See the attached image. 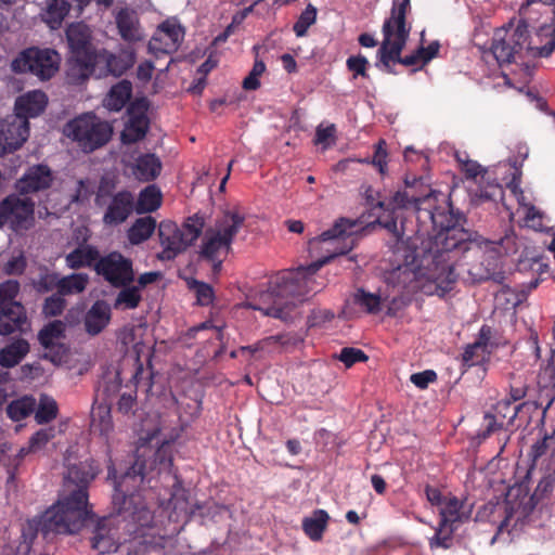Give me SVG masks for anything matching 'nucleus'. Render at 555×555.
<instances>
[{"instance_id": "8", "label": "nucleus", "mask_w": 555, "mask_h": 555, "mask_svg": "<svg viewBox=\"0 0 555 555\" xmlns=\"http://www.w3.org/2000/svg\"><path fill=\"white\" fill-rule=\"evenodd\" d=\"M204 227L205 219L198 214L186 218L181 228L173 221H162L158 225V237L163 250L158 254V258L173 260L197 241Z\"/></svg>"}, {"instance_id": "14", "label": "nucleus", "mask_w": 555, "mask_h": 555, "mask_svg": "<svg viewBox=\"0 0 555 555\" xmlns=\"http://www.w3.org/2000/svg\"><path fill=\"white\" fill-rule=\"evenodd\" d=\"M137 54L133 48L120 47L117 53L104 48L99 49L93 62V74L99 69V76L121 77L135 63Z\"/></svg>"}, {"instance_id": "1", "label": "nucleus", "mask_w": 555, "mask_h": 555, "mask_svg": "<svg viewBox=\"0 0 555 555\" xmlns=\"http://www.w3.org/2000/svg\"><path fill=\"white\" fill-rule=\"evenodd\" d=\"M431 195L417 197L412 191L393 194V207L413 208L416 220L414 260L425 280L422 289L427 295L443 297L452 291L457 273L455 267L470 251L480 253L472 233L459 227V218L448 207H437Z\"/></svg>"}, {"instance_id": "7", "label": "nucleus", "mask_w": 555, "mask_h": 555, "mask_svg": "<svg viewBox=\"0 0 555 555\" xmlns=\"http://www.w3.org/2000/svg\"><path fill=\"white\" fill-rule=\"evenodd\" d=\"M72 57L68 62L67 78L72 83L79 85L93 75V62L96 49L91 41V34L82 24H72L66 30Z\"/></svg>"}, {"instance_id": "21", "label": "nucleus", "mask_w": 555, "mask_h": 555, "mask_svg": "<svg viewBox=\"0 0 555 555\" xmlns=\"http://www.w3.org/2000/svg\"><path fill=\"white\" fill-rule=\"evenodd\" d=\"M364 197L366 204L372 209L378 208L383 210V214L377 216L378 223L382 224L389 232H391L396 236L397 241L402 240L403 234H400L398 232L396 216V210L400 209L401 207H393L391 205L392 198H390L388 202L380 199L379 193L376 192L372 186H367L365 189ZM391 197H393V195Z\"/></svg>"}, {"instance_id": "24", "label": "nucleus", "mask_w": 555, "mask_h": 555, "mask_svg": "<svg viewBox=\"0 0 555 555\" xmlns=\"http://www.w3.org/2000/svg\"><path fill=\"white\" fill-rule=\"evenodd\" d=\"M48 98L44 92L36 90L21 95L15 101L14 116L28 121L29 118L39 116L46 108Z\"/></svg>"}, {"instance_id": "13", "label": "nucleus", "mask_w": 555, "mask_h": 555, "mask_svg": "<svg viewBox=\"0 0 555 555\" xmlns=\"http://www.w3.org/2000/svg\"><path fill=\"white\" fill-rule=\"evenodd\" d=\"M94 270L114 287L127 286L134 281L132 261L117 251L100 257Z\"/></svg>"}, {"instance_id": "29", "label": "nucleus", "mask_w": 555, "mask_h": 555, "mask_svg": "<svg viewBox=\"0 0 555 555\" xmlns=\"http://www.w3.org/2000/svg\"><path fill=\"white\" fill-rule=\"evenodd\" d=\"M162 170V163L154 154H144L137 158L134 175L140 181H152L156 179Z\"/></svg>"}, {"instance_id": "4", "label": "nucleus", "mask_w": 555, "mask_h": 555, "mask_svg": "<svg viewBox=\"0 0 555 555\" xmlns=\"http://www.w3.org/2000/svg\"><path fill=\"white\" fill-rule=\"evenodd\" d=\"M351 247L341 248L330 256L323 257L306 267L283 270L270 278L266 296L273 298V305L268 308L250 305L255 310H261L266 315L284 320L287 318L285 306L294 300L304 301L310 294L320 292L324 284L317 281V272L334 257L348 253Z\"/></svg>"}, {"instance_id": "62", "label": "nucleus", "mask_w": 555, "mask_h": 555, "mask_svg": "<svg viewBox=\"0 0 555 555\" xmlns=\"http://www.w3.org/2000/svg\"><path fill=\"white\" fill-rule=\"evenodd\" d=\"M390 50L391 46L382 43L377 54L378 60L383 66V70L389 74H395L391 63H397V61L396 57L390 53Z\"/></svg>"}, {"instance_id": "56", "label": "nucleus", "mask_w": 555, "mask_h": 555, "mask_svg": "<svg viewBox=\"0 0 555 555\" xmlns=\"http://www.w3.org/2000/svg\"><path fill=\"white\" fill-rule=\"evenodd\" d=\"M369 65V61L362 54L349 56L346 61V66L348 70L353 73V76H362L367 77L366 67Z\"/></svg>"}, {"instance_id": "55", "label": "nucleus", "mask_w": 555, "mask_h": 555, "mask_svg": "<svg viewBox=\"0 0 555 555\" xmlns=\"http://www.w3.org/2000/svg\"><path fill=\"white\" fill-rule=\"evenodd\" d=\"M478 196L483 201H496L503 197V189L498 182L479 183Z\"/></svg>"}, {"instance_id": "35", "label": "nucleus", "mask_w": 555, "mask_h": 555, "mask_svg": "<svg viewBox=\"0 0 555 555\" xmlns=\"http://www.w3.org/2000/svg\"><path fill=\"white\" fill-rule=\"evenodd\" d=\"M89 279L85 273H72L69 275L60 276L56 293L61 296H68L82 293Z\"/></svg>"}, {"instance_id": "60", "label": "nucleus", "mask_w": 555, "mask_h": 555, "mask_svg": "<svg viewBox=\"0 0 555 555\" xmlns=\"http://www.w3.org/2000/svg\"><path fill=\"white\" fill-rule=\"evenodd\" d=\"M463 171L467 179H476L478 176H480L479 183L485 182L486 176L488 173L487 169L482 168L481 165L475 160H466L463 164Z\"/></svg>"}, {"instance_id": "37", "label": "nucleus", "mask_w": 555, "mask_h": 555, "mask_svg": "<svg viewBox=\"0 0 555 555\" xmlns=\"http://www.w3.org/2000/svg\"><path fill=\"white\" fill-rule=\"evenodd\" d=\"M60 274L51 271L48 267L42 266L38 270V274L31 279L30 285L39 294H46L57 289Z\"/></svg>"}, {"instance_id": "59", "label": "nucleus", "mask_w": 555, "mask_h": 555, "mask_svg": "<svg viewBox=\"0 0 555 555\" xmlns=\"http://www.w3.org/2000/svg\"><path fill=\"white\" fill-rule=\"evenodd\" d=\"M336 134V127L334 124H331L326 127L319 126L315 130V144H323L325 146L334 143Z\"/></svg>"}, {"instance_id": "2", "label": "nucleus", "mask_w": 555, "mask_h": 555, "mask_svg": "<svg viewBox=\"0 0 555 555\" xmlns=\"http://www.w3.org/2000/svg\"><path fill=\"white\" fill-rule=\"evenodd\" d=\"M143 466L138 462L129 473L115 483L113 502L122 516L124 534L116 538L111 518H101L93 531L91 546L100 554L116 552L120 555H145L165 545V535L155 524L154 515L139 492L126 493L124 486L129 478L142 479Z\"/></svg>"}, {"instance_id": "63", "label": "nucleus", "mask_w": 555, "mask_h": 555, "mask_svg": "<svg viewBox=\"0 0 555 555\" xmlns=\"http://www.w3.org/2000/svg\"><path fill=\"white\" fill-rule=\"evenodd\" d=\"M528 391V385L525 382H514L509 386V400L505 401L504 404L508 406L511 401L516 402L524 399Z\"/></svg>"}, {"instance_id": "43", "label": "nucleus", "mask_w": 555, "mask_h": 555, "mask_svg": "<svg viewBox=\"0 0 555 555\" xmlns=\"http://www.w3.org/2000/svg\"><path fill=\"white\" fill-rule=\"evenodd\" d=\"M188 286L192 292H194L196 296V304L198 306L206 307L212 304L215 292L211 285L195 279H191L188 281Z\"/></svg>"}, {"instance_id": "17", "label": "nucleus", "mask_w": 555, "mask_h": 555, "mask_svg": "<svg viewBox=\"0 0 555 555\" xmlns=\"http://www.w3.org/2000/svg\"><path fill=\"white\" fill-rule=\"evenodd\" d=\"M147 453H153L154 455V460L153 462L150 463V468L153 469L154 467L153 466H156V465H159L160 467H169L171 464H172V459H171V455H170V446L166 442V443H163L160 447H158L155 451H153L151 448H147L145 447L143 443L138 448L137 450V455H135V461L134 463L132 464L131 467H129V469L122 475L125 476L127 473H129L131 470V468L138 463L140 462L143 466V474H142V479H134V478H129L128 481L126 482V485L124 486V490L126 491V493H131L130 492V489H135L138 488L144 480L146 474H147V461L145 460V456L147 455Z\"/></svg>"}, {"instance_id": "25", "label": "nucleus", "mask_w": 555, "mask_h": 555, "mask_svg": "<svg viewBox=\"0 0 555 555\" xmlns=\"http://www.w3.org/2000/svg\"><path fill=\"white\" fill-rule=\"evenodd\" d=\"M128 115L129 118L121 132V141L125 144H132L145 137L150 121L144 112L137 113L133 106L128 108Z\"/></svg>"}, {"instance_id": "49", "label": "nucleus", "mask_w": 555, "mask_h": 555, "mask_svg": "<svg viewBox=\"0 0 555 555\" xmlns=\"http://www.w3.org/2000/svg\"><path fill=\"white\" fill-rule=\"evenodd\" d=\"M57 414V404L53 399H43L40 401L36 411L35 418L38 424H46L54 420Z\"/></svg>"}, {"instance_id": "45", "label": "nucleus", "mask_w": 555, "mask_h": 555, "mask_svg": "<svg viewBox=\"0 0 555 555\" xmlns=\"http://www.w3.org/2000/svg\"><path fill=\"white\" fill-rule=\"evenodd\" d=\"M490 352L481 351V348L475 347V344H469L464 349L462 354V365L469 369L474 365L485 364L489 360Z\"/></svg>"}, {"instance_id": "30", "label": "nucleus", "mask_w": 555, "mask_h": 555, "mask_svg": "<svg viewBox=\"0 0 555 555\" xmlns=\"http://www.w3.org/2000/svg\"><path fill=\"white\" fill-rule=\"evenodd\" d=\"M29 352V344L26 339L20 338L5 346L0 351V364L3 367L17 365Z\"/></svg>"}, {"instance_id": "22", "label": "nucleus", "mask_w": 555, "mask_h": 555, "mask_svg": "<svg viewBox=\"0 0 555 555\" xmlns=\"http://www.w3.org/2000/svg\"><path fill=\"white\" fill-rule=\"evenodd\" d=\"M112 319V308L103 299H99L86 312L83 318V326L87 334L96 336L102 333Z\"/></svg>"}, {"instance_id": "52", "label": "nucleus", "mask_w": 555, "mask_h": 555, "mask_svg": "<svg viewBox=\"0 0 555 555\" xmlns=\"http://www.w3.org/2000/svg\"><path fill=\"white\" fill-rule=\"evenodd\" d=\"M454 530L455 528L452 526H442V521L440 520L435 535L429 540L430 547L448 548Z\"/></svg>"}, {"instance_id": "28", "label": "nucleus", "mask_w": 555, "mask_h": 555, "mask_svg": "<svg viewBox=\"0 0 555 555\" xmlns=\"http://www.w3.org/2000/svg\"><path fill=\"white\" fill-rule=\"evenodd\" d=\"M330 515L324 509H315L311 516L305 517L301 522L304 533L313 542L323 539L327 529Z\"/></svg>"}, {"instance_id": "64", "label": "nucleus", "mask_w": 555, "mask_h": 555, "mask_svg": "<svg viewBox=\"0 0 555 555\" xmlns=\"http://www.w3.org/2000/svg\"><path fill=\"white\" fill-rule=\"evenodd\" d=\"M334 319V313L327 309H315L311 311V314L308 317V323L310 326H318L325 322L332 321Z\"/></svg>"}, {"instance_id": "19", "label": "nucleus", "mask_w": 555, "mask_h": 555, "mask_svg": "<svg viewBox=\"0 0 555 555\" xmlns=\"http://www.w3.org/2000/svg\"><path fill=\"white\" fill-rule=\"evenodd\" d=\"M135 210L134 196L130 191L122 190L113 195L103 215L105 225L115 227L124 223Z\"/></svg>"}, {"instance_id": "46", "label": "nucleus", "mask_w": 555, "mask_h": 555, "mask_svg": "<svg viewBox=\"0 0 555 555\" xmlns=\"http://www.w3.org/2000/svg\"><path fill=\"white\" fill-rule=\"evenodd\" d=\"M317 8L310 3L300 13L298 20L293 26V30L297 37H302L307 34L309 27L317 21Z\"/></svg>"}, {"instance_id": "54", "label": "nucleus", "mask_w": 555, "mask_h": 555, "mask_svg": "<svg viewBox=\"0 0 555 555\" xmlns=\"http://www.w3.org/2000/svg\"><path fill=\"white\" fill-rule=\"evenodd\" d=\"M54 438V429L53 428H44L36 431L29 439L28 443L30 449L35 452L41 450L46 447V444Z\"/></svg>"}, {"instance_id": "51", "label": "nucleus", "mask_w": 555, "mask_h": 555, "mask_svg": "<svg viewBox=\"0 0 555 555\" xmlns=\"http://www.w3.org/2000/svg\"><path fill=\"white\" fill-rule=\"evenodd\" d=\"M266 72V64L256 59L249 74L244 78L242 87L245 90H257L260 87V76Z\"/></svg>"}, {"instance_id": "36", "label": "nucleus", "mask_w": 555, "mask_h": 555, "mask_svg": "<svg viewBox=\"0 0 555 555\" xmlns=\"http://www.w3.org/2000/svg\"><path fill=\"white\" fill-rule=\"evenodd\" d=\"M160 204V191L155 185H149L140 192L137 203L134 202V207L138 214H145L155 211Z\"/></svg>"}, {"instance_id": "58", "label": "nucleus", "mask_w": 555, "mask_h": 555, "mask_svg": "<svg viewBox=\"0 0 555 555\" xmlns=\"http://www.w3.org/2000/svg\"><path fill=\"white\" fill-rule=\"evenodd\" d=\"M437 373L434 370H425L423 372L411 375V383L420 389H426L429 384L437 380Z\"/></svg>"}, {"instance_id": "10", "label": "nucleus", "mask_w": 555, "mask_h": 555, "mask_svg": "<svg viewBox=\"0 0 555 555\" xmlns=\"http://www.w3.org/2000/svg\"><path fill=\"white\" fill-rule=\"evenodd\" d=\"M61 55L51 48L29 47L22 50L12 61L16 74H31L42 81L51 79L60 68Z\"/></svg>"}, {"instance_id": "12", "label": "nucleus", "mask_w": 555, "mask_h": 555, "mask_svg": "<svg viewBox=\"0 0 555 555\" xmlns=\"http://www.w3.org/2000/svg\"><path fill=\"white\" fill-rule=\"evenodd\" d=\"M411 11V1L392 0L390 14L385 18L382 33L384 40L382 43L393 47V52L403 51L412 29L411 23L406 20L408 12Z\"/></svg>"}, {"instance_id": "31", "label": "nucleus", "mask_w": 555, "mask_h": 555, "mask_svg": "<svg viewBox=\"0 0 555 555\" xmlns=\"http://www.w3.org/2000/svg\"><path fill=\"white\" fill-rule=\"evenodd\" d=\"M156 229V220L151 217L138 218L127 232L128 241L132 245H139L147 241Z\"/></svg>"}, {"instance_id": "11", "label": "nucleus", "mask_w": 555, "mask_h": 555, "mask_svg": "<svg viewBox=\"0 0 555 555\" xmlns=\"http://www.w3.org/2000/svg\"><path fill=\"white\" fill-rule=\"evenodd\" d=\"M545 456V464L543 466V476L539 481L530 501L535 504L548 496L555 488V435H545L542 439L538 440L531 446L529 457L532 466L538 464V461Z\"/></svg>"}, {"instance_id": "42", "label": "nucleus", "mask_w": 555, "mask_h": 555, "mask_svg": "<svg viewBox=\"0 0 555 555\" xmlns=\"http://www.w3.org/2000/svg\"><path fill=\"white\" fill-rule=\"evenodd\" d=\"M462 503L461 501L453 496L450 498L446 503L444 506L440 511V520L442 521V526H452L454 527V524L462 521Z\"/></svg>"}, {"instance_id": "44", "label": "nucleus", "mask_w": 555, "mask_h": 555, "mask_svg": "<svg viewBox=\"0 0 555 555\" xmlns=\"http://www.w3.org/2000/svg\"><path fill=\"white\" fill-rule=\"evenodd\" d=\"M353 228L354 222L346 218H340L331 229L324 231L320 238L321 241L326 242L331 240H339L344 236H350L353 233Z\"/></svg>"}, {"instance_id": "33", "label": "nucleus", "mask_w": 555, "mask_h": 555, "mask_svg": "<svg viewBox=\"0 0 555 555\" xmlns=\"http://www.w3.org/2000/svg\"><path fill=\"white\" fill-rule=\"evenodd\" d=\"M91 428L94 433L108 439L114 429L111 408L107 404H99L91 412Z\"/></svg>"}, {"instance_id": "40", "label": "nucleus", "mask_w": 555, "mask_h": 555, "mask_svg": "<svg viewBox=\"0 0 555 555\" xmlns=\"http://www.w3.org/2000/svg\"><path fill=\"white\" fill-rule=\"evenodd\" d=\"M352 301L370 314H375L380 311V297L376 294L365 292L363 288L356 291L352 295Z\"/></svg>"}, {"instance_id": "15", "label": "nucleus", "mask_w": 555, "mask_h": 555, "mask_svg": "<svg viewBox=\"0 0 555 555\" xmlns=\"http://www.w3.org/2000/svg\"><path fill=\"white\" fill-rule=\"evenodd\" d=\"M185 36V28L177 17L162 22L149 42V49L155 53L172 54L179 50Z\"/></svg>"}, {"instance_id": "41", "label": "nucleus", "mask_w": 555, "mask_h": 555, "mask_svg": "<svg viewBox=\"0 0 555 555\" xmlns=\"http://www.w3.org/2000/svg\"><path fill=\"white\" fill-rule=\"evenodd\" d=\"M65 325L62 321L55 320L43 326L38 334L39 343L46 348H51L54 340L64 335Z\"/></svg>"}, {"instance_id": "50", "label": "nucleus", "mask_w": 555, "mask_h": 555, "mask_svg": "<svg viewBox=\"0 0 555 555\" xmlns=\"http://www.w3.org/2000/svg\"><path fill=\"white\" fill-rule=\"evenodd\" d=\"M66 307V301L63 296L55 293L44 299L42 306V313L46 317H59L63 313Z\"/></svg>"}, {"instance_id": "27", "label": "nucleus", "mask_w": 555, "mask_h": 555, "mask_svg": "<svg viewBox=\"0 0 555 555\" xmlns=\"http://www.w3.org/2000/svg\"><path fill=\"white\" fill-rule=\"evenodd\" d=\"M99 259L100 253L95 246L79 245L65 256V263L67 268L78 270L95 264Z\"/></svg>"}, {"instance_id": "6", "label": "nucleus", "mask_w": 555, "mask_h": 555, "mask_svg": "<svg viewBox=\"0 0 555 555\" xmlns=\"http://www.w3.org/2000/svg\"><path fill=\"white\" fill-rule=\"evenodd\" d=\"M539 51L540 43L537 37L531 38L525 21L496 30L491 44V52L500 65L511 64L518 59L541 57Z\"/></svg>"}, {"instance_id": "38", "label": "nucleus", "mask_w": 555, "mask_h": 555, "mask_svg": "<svg viewBox=\"0 0 555 555\" xmlns=\"http://www.w3.org/2000/svg\"><path fill=\"white\" fill-rule=\"evenodd\" d=\"M121 291L117 294L114 308L116 310H133L139 307L142 295L138 286H120Z\"/></svg>"}, {"instance_id": "26", "label": "nucleus", "mask_w": 555, "mask_h": 555, "mask_svg": "<svg viewBox=\"0 0 555 555\" xmlns=\"http://www.w3.org/2000/svg\"><path fill=\"white\" fill-rule=\"evenodd\" d=\"M26 323V310L22 304H11V307L0 309V335L7 336L23 331Z\"/></svg>"}, {"instance_id": "9", "label": "nucleus", "mask_w": 555, "mask_h": 555, "mask_svg": "<svg viewBox=\"0 0 555 555\" xmlns=\"http://www.w3.org/2000/svg\"><path fill=\"white\" fill-rule=\"evenodd\" d=\"M112 132L109 124L101 120L93 113L80 115L64 127V133L76 141L87 153L105 145L109 141Z\"/></svg>"}, {"instance_id": "3", "label": "nucleus", "mask_w": 555, "mask_h": 555, "mask_svg": "<svg viewBox=\"0 0 555 555\" xmlns=\"http://www.w3.org/2000/svg\"><path fill=\"white\" fill-rule=\"evenodd\" d=\"M99 473L88 462L68 467L64 476V494L40 517L37 531L44 538L50 533H76L91 517L88 505V486Z\"/></svg>"}, {"instance_id": "61", "label": "nucleus", "mask_w": 555, "mask_h": 555, "mask_svg": "<svg viewBox=\"0 0 555 555\" xmlns=\"http://www.w3.org/2000/svg\"><path fill=\"white\" fill-rule=\"evenodd\" d=\"M291 343V337L287 334H278L269 336L255 346H248L246 349L250 350L251 352H256L259 349H263L266 346H269L271 344H280L282 346L288 345Z\"/></svg>"}, {"instance_id": "16", "label": "nucleus", "mask_w": 555, "mask_h": 555, "mask_svg": "<svg viewBox=\"0 0 555 555\" xmlns=\"http://www.w3.org/2000/svg\"><path fill=\"white\" fill-rule=\"evenodd\" d=\"M35 203L29 197H20L16 194L7 196L0 203V228L10 221L13 228H26L33 221Z\"/></svg>"}, {"instance_id": "34", "label": "nucleus", "mask_w": 555, "mask_h": 555, "mask_svg": "<svg viewBox=\"0 0 555 555\" xmlns=\"http://www.w3.org/2000/svg\"><path fill=\"white\" fill-rule=\"evenodd\" d=\"M69 10L70 4L66 0H49L42 18L51 29H57L68 15Z\"/></svg>"}, {"instance_id": "20", "label": "nucleus", "mask_w": 555, "mask_h": 555, "mask_svg": "<svg viewBox=\"0 0 555 555\" xmlns=\"http://www.w3.org/2000/svg\"><path fill=\"white\" fill-rule=\"evenodd\" d=\"M52 181V171L47 165H35L16 181L15 189L20 195H27L49 189Z\"/></svg>"}, {"instance_id": "18", "label": "nucleus", "mask_w": 555, "mask_h": 555, "mask_svg": "<svg viewBox=\"0 0 555 555\" xmlns=\"http://www.w3.org/2000/svg\"><path fill=\"white\" fill-rule=\"evenodd\" d=\"M29 137V121L12 116L0 124V143L5 153L18 150Z\"/></svg>"}, {"instance_id": "5", "label": "nucleus", "mask_w": 555, "mask_h": 555, "mask_svg": "<svg viewBox=\"0 0 555 555\" xmlns=\"http://www.w3.org/2000/svg\"><path fill=\"white\" fill-rule=\"evenodd\" d=\"M244 216L227 211L216 221L214 228L204 232L198 250V259L211 266L214 275L220 273L222 263L228 257L233 240L244 223Z\"/></svg>"}, {"instance_id": "57", "label": "nucleus", "mask_w": 555, "mask_h": 555, "mask_svg": "<svg viewBox=\"0 0 555 555\" xmlns=\"http://www.w3.org/2000/svg\"><path fill=\"white\" fill-rule=\"evenodd\" d=\"M377 167L380 175H384L387 170V150L385 140H379L375 145V152L371 162Z\"/></svg>"}, {"instance_id": "23", "label": "nucleus", "mask_w": 555, "mask_h": 555, "mask_svg": "<svg viewBox=\"0 0 555 555\" xmlns=\"http://www.w3.org/2000/svg\"><path fill=\"white\" fill-rule=\"evenodd\" d=\"M115 24L120 38L128 42H138L143 39L140 20L135 11L121 8L115 14Z\"/></svg>"}, {"instance_id": "32", "label": "nucleus", "mask_w": 555, "mask_h": 555, "mask_svg": "<svg viewBox=\"0 0 555 555\" xmlns=\"http://www.w3.org/2000/svg\"><path fill=\"white\" fill-rule=\"evenodd\" d=\"M132 95V85L129 80H121L113 86L105 99L108 109L118 112L128 103Z\"/></svg>"}, {"instance_id": "39", "label": "nucleus", "mask_w": 555, "mask_h": 555, "mask_svg": "<svg viewBox=\"0 0 555 555\" xmlns=\"http://www.w3.org/2000/svg\"><path fill=\"white\" fill-rule=\"evenodd\" d=\"M35 408L36 400L33 397L25 396L9 403L7 414L12 421L20 422L29 416Z\"/></svg>"}, {"instance_id": "53", "label": "nucleus", "mask_w": 555, "mask_h": 555, "mask_svg": "<svg viewBox=\"0 0 555 555\" xmlns=\"http://www.w3.org/2000/svg\"><path fill=\"white\" fill-rule=\"evenodd\" d=\"M337 359L345 364L346 367H351L353 364L358 362H365L369 360V357L361 349L353 347H344L340 350Z\"/></svg>"}, {"instance_id": "48", "label": "nucleus", "mask_w": 555, "mask_h": 555, "mask_svg": "<svg viewBox=\"0 0 555 555\" xmlns=\"http://www.w3.org/2000/svg\"><path fill=\"white\" fill-rule=\"evenodd\" d=\"M553 29L551 33H545V28L535 34L537 40L540 43V51L538 55L541 57H547L555 51V10L553 16Z\"/></svg>"}, {"instance_id": "47", "label": "nucleus", "mask_w": 555, "mask_h": 555, "mask_svg": "<svg viewBox=\"0 0 555 555\" xmlns=\"http://www.w3.org/2000/svg\"><path fill=\"white\" fill-rule=\"evenodd\" d=\"M20 292V283L15 280H8L0 283V309L11 307V304H20L16 296Z\"/></svg>"}]
</instances>
